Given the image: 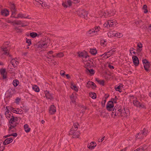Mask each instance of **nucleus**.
<instances>
[{"label":"nucleus","instance_id":"f3484780","mask_svg":"<svg viewBox=\"0 0 151 151\" xmlns=\"http://www.w3.org/2000/svg\"><path fill=\"white\" fill-rule=\"evenodd\" d=\"M12 109V112L17 114H21L23 113V111L21 109H17L16 110H14V109L11 107Z\"/></svg>","mask_w":151,"mask_h":151},{"label":"nucleus","instance_id":"f8f14e48","mask_svg":"<svg viewBox=\"0 0 151 151\" xmlns=\"http://www.w3.org/2000/svg\"><path fill=\"white\" fill-rule=\"evenodd\" d=\"M0 73L4 79H5L7 78V73L5 69H1L0 70Z\"/></svg>","mask_w":151,"mask_h":151},{"label":"nucleus","instance_id":"3c124183","mask_svg":"<svg viewBox=\"0 0 151 151\" xmlns=\"http://www.w3.org/2000/svg\"><path fill=\"white\" fill-rule=\"evenodd\" d=\"M10 43L8 42H6L4 43L3 44V46L2 47H9V46Z\"/></svg>","mask_w":151,"mask_h":151},{"label":"nucleus","instance_id":"bb28decb","mask_svg":"<svg viewBox=\"0 0 151 151\" xmlns=\"http://www.w3.org/2000/svg\"><path fill=\"white\" fill-rule=\"evenodd\" d=\"M41 34L38 35L37 33L35 32H32L30 33V36L33 38H34L36 37H39Z\"/></svg>","mask_w":151,"mask_h":151},{"label":"nucleus","instance_id":"a18cd8bd","mask_svg":"<svg viewBox=\"0 0 151 151\" xmlns=\"http://www.w3.org/2000/svg\"><path fill=\"white\" fill-rule=\"evenodd\" d=\"M14 29L16 32L17 33H21L22 32V30L19 28L16 27L14 28Z\"/></svg>","mask_w":151,"mask_h":151},{"label":"nucleus","instance_id":"5701e85b","mask_svg":"<svg viewBox=\"0 0 151 151\" xmlns=\"http://www.w3.org/2000/svg\"><path fill=\"white\" fill-rule=\"evenodd\" d=\"M9 93L8 95L7 96V98H10L14 94L15 90L14 89L9 90Z\"/></svg>","mask_w":151,"mask_h":151},{"label":"nucleus","instance_id":"ddd939ff","mask_svg":"<svg viewBox=\"0 0 151 151\" xmlns=\"http://www.w3.org/2000/svg\"><path fill=\"white\" fill-rule=\"evenodd\" d=\"M9 122L10 126L9 129V131H11L12 129L14 128L15 127L17 126L18 124V123H14V122H12V123H11L10 122V120H9Z\"/></svg>","mask_w":151,"mask_h":151},{"label":"nucleus","instance_id":"0e129e2a","mask_svg":"<svg viewBox=\"0 0 151 151\" xmlns=\"http://www.w3.org/2000/svg\"><path fill=\"white\" fill-rule=\"evenodd\" d=\"M22 24V23L21 22V21H19L17 22H15V24L17 25H20Z\"/></svg>","mask_w":151,"mask_h":151},{"label":"nucleus","instance_id":"6ab92c4d","mask_svg":"<svg viewBox=\"0 0 151 151\" xmlns=\"http://www.w3.org/2000/svg\"><path fill=\"white\" fill-rule=\"evenodd\" d=\"M147 148V146L146 145H144L142 146H141L139 148H137L134 151H144Z\"/></svg>","mask_w":151,"mask_h":151},{"label":"nucleus","instance_id":"9d476101","mask_svg":"<svg viewBox=\"0 0 151 151\" xmlns=\"http://www.w3.org/2000/svg\"><path fill=\"white\" fill-rule=\"evenodd\" d=\"M133 63L135 66H138L139 63V61L138 57L136 56H134L132 58Z\"/></svg>","mask_w":151,"mask_h":151},{"label":"nucleus","instance_id":"13d9d810","mask_svg":"<svg viewBox=\"0 0 151 151\" xmlns=\"http://www.w3.org/2000/svg\"><path fill=\"white\" fill-rule=\"evenodd\" d=\"M115 89L116 91H119L121 92V91H120V90H121V86H117L116 87H115Z\"/></svg>","mask_w":151,"mask_h":151},{"label":"nucleus","instance_id":"4c0bfd02","mask_svg":"<svg viewBox=\"0 0 151 151\" xmlns=\"http://www.w3.org/2000/svg\"><path fill=\"white\" fill-rule=\"evenodd\" d=\"M96 80L100 85H102L103 86L104 85V80H100L97 78H96Z\"/></svg>","mask_w":151,"mask_h":151},{"label":"nucleus","instance_id":"de8ad7c7","mask_svg":"<svg viewBox=\"0 0 151 151\" xmlns=\"http://www.w3.org/2000/svg\"><path fill=\"white\" fill-rule=\"evenodd\" d=\"M87 84H89L90 85H92L95 88L96 87V84L92 81H89L88 82Z\"/></svg>","mask_w":151,"mask_h":151},{"label":"nucleus","instance_id":"412c9836","mask_svg":"<svg viewBox=\"0 0 151 151\" xmlns=\"http://www.w3.org/2000/svg\"><path fill=\"white\" fill-rule=\"evenodd\" d=\"M111 54L109 52V51L107 52H106L104 54L101 55L100 56L103 58L107 59L110 57L111 55Z\"/></svg>","mask_w":151,"mask_h":151},{"label":"nucleus","instance_id":"4be33fe9","mask_svg":"<svg viewBox=\"0 0 151 151\" xmlns=\"http://www.w3.org/2000/svg\"><path fill=\"white\" fill-rule=\"evenodd\" d=\"M96 145V143L95 142H91L89 145H88L87 147L90 149H93Z\"/></svg>","mask_w":151,"mask_h":151},{"label":"nucleus","instance_id":"aec40b11","mask_svg":"<svg viewBox=\"0 0 151 151\" xmlns=\"http://www.w3.org/2000/svg\"><path fill=\"white\" fill-rule=\"evenodd\" d=\"M108 25L109 27H112L116 25V22L112 20H109L107 22Z\"/></svg>","mask_w":151,"mask_h":151},{"label":"nucleus","instance_id":"393cba45","mask_svg":"<svg viewBox=\"0 0 151 151\" xmlns=\"http://www.w3.org/2000/svg\"><path fill=\"white\" fill-rule=\"evenodd\" d=\"M116 33L115 31H110L108 33L109 37H116Z\"/></svg>","mask_w":151,"mask_h":151},{"label":"nucleus","instance_id":"bf43d9fd","mask_svg":"<svg viewBox=\"0 0 151 151\" xmlns=\"http://www.w3.org/2000/svg\"><path fill=\"white\" fill-rule=\"evenodd\" d=\"M2 142H0V151H3L5 149V146H1Z\"/></svg>","mask_w":151,"mask_h":151},{"label":"nucleus","instance_id":"37998d69","mask_svg":"<svg viewBox=\"0 0 151 151\" xmlns=\"http://www.w3.org/2000/svg\"><path fill=\"white\" fill-rule=\"evenodd\" d=\"M78 123H75L73 125V127L72 128V129H73L75 131H76L77 130V129L78 128Z\"/></svg>","mask_w":151,"mask_h":151},{"label":"nucleus","instance_id":"6e6552de","mask_svg":"<svg viewBox=\"0 0 151 151\" xmlns=\"http://www.w3.org/2000/svg\"><path fill=\"white\" fill-rule=\"evenodd\" d=\"M56 108L55 106L53 105H51L49 108V114L51 115L54 114L56 112Z\"/></svg>","mask_w":151,"mask_h":151},{"label":"nucleus","instance_id":"c03bdc74","mask_svg":"<svg viewBox=\"0 0 151 151\" xmlns=\"http://www.w3.org/2000/svg\"><path fill=\"white\" fill-rule=\"evenodd\" d=\"M34 3L35 4H37V3H38L41 5L42 6H43V2L40 0H35Z\"/></svg>","mask_w":151,"mask_h":151},{"label":"nucleus","instance_id":"7c9ffc66","mask_svg":"<svg viewBox=\"0 0 151 151\" xmlns=\"http://www.w3.org/2000/svg\"><path fill=\"white\" fill-rule=\"evenodd\" d=\"M79 136V133L78 132H74L73 133L72 137L73 138H78Z\"/></svg>","mask_w":151,"mask_h":151},{"label":"nucleus","instance_id":"774afa93","mask_svg":"<svg viewBox=\"0 0 151 151\" xmlns=\"http://www.w3.org/2000/svg\"><path fill=\"white\" fill-rule=\"evenodd\" d=\"M115 51V50H111L109 51V52L112 55V54L114 53Z\"/></svg>","mask_w":151,"mask_h":151},{"label":"nucleus","instance_id":"864d4df0","mask_svg":"<svg viewBox=\"0 0 151 151\" xmlns=\"http://www.w3.org/2000/svg\"><path fill=\"white\" fill-rule=\"evenodd\" d=\"M6 111L5 112V115L6 116H8V114H9V109L7 106H6Z\"/></svg>","mask_w":151,"mask_h":151},{"label":"nucleus","instance_id":"2eb2a0df","mask_svg":"<svg viewBox=\"0 0 151 151\" xmlns=\"http://www.w3.org/2000/svg\"><path fill=\"white\" fill-rule=\"evenodd\" d=\"M45 96L47 99H53L52 95L50 93L49 91H45Z\"/></svg>","mask_w":151,"mask_h":151},{"label":"nucleus","instance_id":"79ce46f5","mask_svg":"<svg viewBox=\"0 0 151 151\" xmlns=\"http://www.w3.org/2000/svg\"><path fill=\"white\" fill-rule=\"evenodd\" d=\"M147 8V6L146 4L143 5L142 9L144 10V12L145 13H147L148 12V10Z\"/></svg>","mask_w":151,"mask_h":151},{"label":"nucleus","instance_id":"603ef678","mask_svg":"<svg viewBox=\"0 0 151 151\" xmlns=\"http://www.w3.org/2000/svg\"><path fill=\"white\" fill-rule=\"evenodd\" d=\"M8 116H6L7 118L8 119H12V117H13V114L11 113V112H10V114H8Z\"/></svg>","mask_w":151,"mask_h":151},{"label":"nucleus","instance_id":"39448f33","mask_svg":"<svg viewBox=\"0 0 151 151\" xmlns=\"http://www.w3.org/2000/svg\"><path fill=\"white\" fill-rule=\"evenodd\" d=\"M50 41V39H47V41L46 42H41L39 44L38 46V48H39L42 49L47 48L48 46V43Z\"/></svg>","mask_w":151,"mask_h":151},{"label":"nucleus","instance_id":"69168bd1","mask_svg":"<svg viewBox=\"0 0 151 151\" xmlns=\"http://www.w3.org/2000/svg\"><path fill=\"white\" fill-rule=\"evenodd\" d=\"M134 50V49L133 48H131L130 49V53L132 54V53H133L134 54H135L136 52L134 51H133Z\"/></svg>","mask_w":151,"mask_h":151},{"label":"nucleus","instance_id":"20e7f679","mask_svg":"<svg viewBox=\"0 0 151 151\" xmlns=\"http://www.w3.org/2000/svg\"><path fill=\"white\" fill-rule=\"evenodd\" d=\"M9 50V48L8 47H2L0 53L2 55H8Z\"/></svg>","mask_w":151,"mask_h":151},{"label":"nucleus","instance_id":"cd10ccee","mask_svg":"<svg viewBox=\"0 0 151 151\" xmlns=\"http://www.w3.org/2000/svg\"><path fill=\"white\" fill-rule=\"evenodd\" d=\"M135 24L137 25V26H139L140 27L141 26H142L143 24V23L141 20H139L136 21L135 22Z\"/></svg>","mask_w":151,"mask_h":151},{"label":"nucleus","instance_id":"680f3d73","mask_svg":"<svg viewBox=\"0 0 151 151\" xmlns=\"http://www.w3.org/2000/svg\"><path fill=\"white\" fill-rule=\"evenodd\" d=\"M21 100V99L18 97L16 99V103L17 104H19V103Z\"/></svg>","mask_w":151,"mask_h":151},{"label":"nucleus","instance_id":"6e6d98bb","mask_svg":"<svg viewBox=\"0 0 151 151\" xmlns=\"http://www.w3.org/2000/svg\"><path fill=\"white\" fill-rule=\"evenodd\" d=\"M116 35H115L116 37H122L123 35L122 34L116 32Z\"/></svg>","mask_w":151,"mask_h":151},{"label":"nucleus","instance_id":"423d86ee","mask_svg":"<svg viewBox=\"0 0 151 151\" xmlns=\"http://www.w3.org/2000/svg\"><path fill=\"white\" fill-rule=\"evenodd\" d=\"M10 9L11 11L12 12V15L11 17H14L15 18V15L17 14V9L16 8L14 4H11L10 5Z\"/></svg>","mask_w":151,"mask_h":151},{"label":"nucleus","instance_id":"9b49d317","mask_svg":"<svg viewBox=\"0 0 151 151\" xmlns=\"http://www.w3.org/2000/svg\"><path fill=\"white\" fill-rule=\"evenodd\" d=\"M29 16L28 15L27 17H26V14H22L21 13H19L17 15V16L15 17L16 19H19L20 18H27V19H31V18L29 17Z\"/></svg>","mask_w":151,"mask_h":151},{"label":"nucleus","instance_id":"a878e982","mask_svg":"<svg viewBox=\"0 0 151 151\" xmlns=\"http://www.w3.org/2000/svg\"><path fill=\"white\" fill-rule=\"evenodd\" d=\"M86 72L87 73H89L92 75L94 74L95 73L94 70L91 69L86 68Z\"/></svg>","mask_w":151,"mask_h":151},{"label":"nucleus","instance_id":"1a4fd4ad","mask_svg":"<svg viewBox=\"0 0 151 151\" xmlns=\"http://www.w3.org/2000/svg\"><path fill=\"white\" fill-rule=\"evenodd\" d=\"M114 104L112 101H109L106 105V109L108 111H111L113 109Z\"/></svg>","mask_w":151,"mask_h":151},{"label":"nucleus","instance_id":"c756f323","mask_svg":"<svg viewBox=\"0 0 151 151\" xmlns=\"http://www.w3.org/2000/svg\"><path fill=\"white\" fill-rule=\"evenodd\" d=\"M95 33H96L101 30V28L99 26H96L93 28Z\"/></svg>","mask_w":151,"mask_h":151},{"label":"nucleus","instance_id":"4468645a","mask_svg":"<svg viewBox=\"0 0 151 151\" xmlns=\"http://www.w3.org/2000/svg\"><path fill=\"white\" fill-rule=\"evenodd\" d=\"M1 15L4 16H7L9 14V11L6 9L2 10L1 12Z\"/></svg>","mask_w":151,"mask_h":151},{"label":"nucleus","instance_id":"09e8293b","mask_svg":"<svg viewBox=\"0 0 151 151\" xmlns=\"http://www.w3.org/2000/svg\"><path fill=\"white\" fill-rule=\"evenodd\" d=\"M102 16H104L105 17L109 16V12L108 11H106V12H104L103 13Z\"/></svg>","mask_w":151,"mask_h":151},{"label":"nucleus","instance_id":"c85d7f7f","mask_svg":"<svg viewBox=\"0 0 151 151\" xmlns=\"http://www.w3.org/2000/svg\"><path fill=\"white\" fill-rule=\"evenodd\" d=\"M24 127L25 131L26 132L28 133L29 132L30 130V128L29 127V126L28 124H25Z\"/></svg>","mask_w":151,"mask_h":151},{"label":"nucleus","instance_id":"ea45409f","mask_svg":"<svg viewBox=\"0 0 151 151\" xmlns=\"http://www.w3.org/2000/svg\"><path fill=\"white\" fill-rule=\"evenodd\" d=\"M33 89L36 92H38L40 89L39 87L37 86H35L32 87Z\"/></svg>","mask_w":151,"mask_h":151},{"label":"nucleus","instance_id":"473e14b6","mask_svg":"<svg viewBox=\"0 0 151 151\" xmlns=\"http://www.w3.org/2000/svg\"><path fill=\"white\" fill-rule=\"evenodd\" d=\"M12 84L14 87L17 86L19 84L18 80L17 79L14 80Z\"/></svg>","mask_w":151,"mask_h":151},{"label":"nucleus","instance_id":"338daca9","mask_svg":"<svg viewBox=\"0 0 151 151\" xmlns=\"http://www.w3.org/2000/svg\"><path fill=\"white\" fill-rule=\"evenodd\" d=\"M67 4L69 6H70L72 5V1L71 0H68Z\"/></svg>","mask_w":151,"mask_h":151},{"label":"nucleus","instance_id":"c9c22d12","mask_svg":"<svg viewBox=\"0 0 151 151\" xmlns=\"http://www.w3.org/2000/svg\"><path fill=\"white\" fill-rule=\"evenodd\" d=\"M96 94L95 93H89V96L93 99H95L96 98Z\"/></svg>","mask_w":151,"mask_h":151},{"label":"nucleus","instance_id":"0eeeda50","mask_svg":"<svg viewBox=\"0 0 151 151\" xmlns=\"http://www.w3.org/2000/svg\"><path fill=\"white\" fill-rule=\"evenodd\" d=\"M133 103L134 106L139 109L144 108L145 107V105L141 103L140 102L137 100H134Z\"/></svg>","mask_w":151,"mask_h":151},{"label":"nucleus","instance_id":"72a5a7b5","mask_svg":"<svg viewBox=\"0 0 151 151\" xmlns=\"http://www.w3.org/2000/svg\"><path fill=\"white\" fill-rule=\"evenodd\" d=\"M150 63H149L148 64L143 65L145 69L147 71H148L149 70V68L150 67Z\"/></svg>","mask_w":151,"mask_h":151},{"label":"nucleus","instance_id":"5fc2aeb1","mask_svg":"<svg viewBox=\"0 0 151 151\" xmlns=\"http://www.w3.org/2000/svg\"><path fill=\"white\" fill-rule=\"evenodd\" d=\"M117 98L116 96H115L114 99H111V101L112 102H113V104L116 103L117 99Z\"/></svg>","mask_w":151,"mask_h":151},{"label":"nucleus","instance_id":"a211bd4d","mask_svg":"<svg viewBox=\"0 0 151 151\" xmlns=\"http://www.w3.org/2000/svg\"><path fill=\"white\" fill-rule=\"evenodd\" d=\"M78 56L79 57H82L83 58H86L89 57L86 52H81L80 53L78 52Z\"/></svg>","mask_w":151,"mask_h":151},{"label":"nucleus","instance_id":"49530a36","mask_svg":"<svg viewBox=\"0 0 151 151\" xmlns=\"http://www.w3.org/2000/svg\"><path fill=\"white\" fill-rule=\"evenodd\" d=\"M71 88L73 89L76 91H78V88L75 85H72L71 86Z\"/></svg>","mask_w":151,"mask_h":151},{"label":"nucleus","instance_id":"052dcab7","mask_svg":"<svg viewBox=\"0 0 151 151\" xmlns=\"http://www.w3.org/2000/svg\"><path fill=\"white\" fill-rule=\"evenodd\" d=\"M27 40L26 42L28 43V46H29L31 44V40L29 39L27 40Z\"/></svg>","mask_w":151,"mask_h":151},{"label":"nucleus","instance_id":"f704fd0d","mask_svg":"<svg viewBox=\"0 0 151 151\" xmlns=\"http://www.w3.org/2000/svg\"><path fill=\"white\" fill-rule=\"evenodd\" d=\"M90 52L91 54L95 55L97 53V51L95 49H91Z\"/></svg>","mask_w":151,"mask_h":151},{"label":"nucleus","instance_id":"2f4dec72","mask_svg":"<svg viewBox=\"0 0 151 151\" xmlns=\"http://www.w3.org/2000/svg\"><path fill=\"white\" fill-rule=\"evenodd\" d=\"M64 56V54H63V52H60L57 54H56V56H55L53 55H52V57H54L55 56L57 57L60 58L63 57Z\"/></svg>","mask_w":151,"mask_h":151},{"label":"nucleus","instance_id":"4d7b16f0","mask_svg":"<svg viewBox=\"0 0 151 151\" xmlns=\"http://www.w3.org/2000/svg\"><path fill=\"white\" fill-rule=\"evenodd\" d=\"M142 62L143 65L145 64H148V63H150L146 59L142 60Z\"/></svg>","mask_w":151,"mask_h":151},{"label":"nucleus","instance_id":"b1692460","mask_svg":"<svg viewBox=\"0 0 151 151\" xmlns=\"http://www.w3.org/2000/svg\"><path fill=\"white\" fill-rule=\"evenodd\" d=\"M10 63L14 68L17 66L18 63V61L14 59H12Z\"/></svg>","mask_w":151,"mask_h":151},{"label":"nucleus","instance_id":"dca6fc26","mask_svg":"<svg viewBox=\"0 0 151 151\" xmlns=\"http://www.w3.org/2000/svg\"><path fill=\"white\" fill-rule=\"evenodd\" d=\"M13 141V139L12 138H7L4 141L3 144L4 145H7L12 142Z\"/></svg>","mask_w":151,"mask_h":151},{"label":"nucleus","instance_id":"7ed1b4c3","mask_svg":"<svg viewBox=\"0 0 151 151\" xmlns=\"http://www.w3.org/2000/svg\"><path fill=\"white\" fill-rule=\"evenodd\" d=\"M147 132V131L144 128L141 131L136 135V137L137 139H143L145 135H146Z\"/></svg>","mask_w":151,"mask_h":151},{"label":"nucleus","instance_id":"e433bc0d","mask_svg":"<svg viewBox=\"0 0 151 151\" xmlns=\"http://www.w3.org/2000/svg\"><path fill=\"white\" fill-rule=\"evenodd\" d=\"M70 98L72 102L73 103L76 102V97H75L73 94H72L70 96Z\"/></svg>","mask_w":151,"mask_h":151},{"label":"nucleus","instance_id":"e2e57ef3","mask_svg":"<svg viewBox=\"0 0 151 151\" xmlns=\"http://www.w3.org/2000/svg\"><path fill=\"white\" fill-rule=\"evenodd\" d=\"M106 101V99H104L101 102L102 105L103 107H104Z\"/></svg>","mask_w":151,"mask_h":151},{"label":"nucleus","instance_id":"a19ab883","mask_svg":"<svg viewBox=\"0 0 151 151\" xmlns=\"http://www.w3.org/2000/svg\"><path fill=\"white\" fill-rule=\"evenodd\" d=\"M109 12V14L110 16H114L115 14L116 11L115 10H111Z\"/></svg>","mask_w":151,"mask_h":151},{"label":"nucleus","instance_id":"f03ea898","mask_svg":"<svg viewBox=\"0 0 151 151\" xmlns=\"http://www.w3.org/2000/svg\"><path fill=\"white\" fill-rule=\"evenodd\" d=\"M77 14L80 17L87 19V12L84 9H80L77 11Z\"/></svg>","mask_w":151,"mask_h":151},{"label":"nucleus","instance_id":"f257e3e1","mask_svg":"<svg viewBox=\"0 0 151 151\" xmlns=\"http://www.w3.org/2000/svg\"><path fill=\"white\" fill-rule=\"evenodd\" d=\"M129 114L128 109L125 110L124 108H122L121 106H117L114 107L111 113V115L112 116H114V117L116 116L125 117L127 116Z\"/></svg>","mask_w":151,"mask_h":151},{"label":"nucleus","instance_id":"8fccbe9b","mask_svg":"<svg viewBox=\"0 0 151 151\" xmlns=\"http://www.w3.org/2000/svg\"><path fill=\"white\" fill-rule=\"evenodd\" d=\"M95 33L94 32V31L93 28L89 30L87 32V33L88 35H91V34H93Z\"/></svg>","mask_w":151,"mask_h":151},{"label":"nucleus","instance_id":"58836bf2","mask_svg":"<svg viewBox=\"0 0 151 151\" xmlns=\"http://www.w3.org/2000/svg\"><path fill=\"white\" fill-rule=\"evenodd\" d=\"M18 120L17 117H14L13 116V117L12 118V119H9L10 120V122L12 123V122H14V123L16 122Z\"/></svg>","mask_w":151,"mask_h":151}]
</instances>
